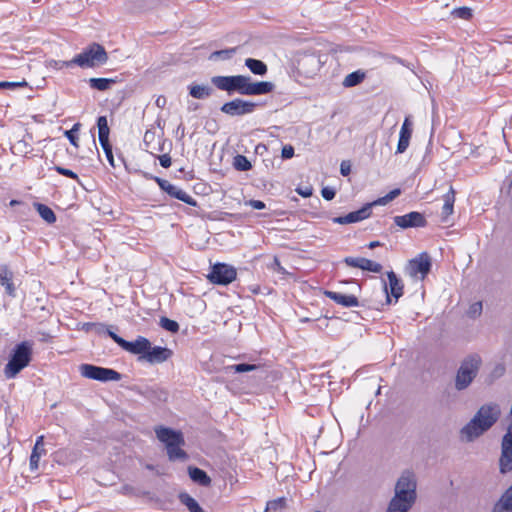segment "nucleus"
I'll return each mask as SVG.
<instances>
[{"label":"nucleus","mask_w":512,"mask_h":512,"mask_svg":"<svg viewBox=\"0 0 512 512\" xmlns=\"http://www.w3.org/2000/svg\"><path fill=\"white\" fill-rule=\"evenodd\" d=\"M211 83L228 95L238 93L245 96H260L271 93L275 85L269 81L253 82L247 75L213 76Z\"/></svg>","instance_id":"f257e3e1"},{"label":"nucleus","mask_w":512,"mask_h":512,"mask_svg":"<svg viewBox=\"0 0 512 512\" xmlns=\"http://www.w3.org/2000/svg\"><path fill=\"white\" fill-rule=\"evenodd\" d=\"M501 410L498 404L490 403L482 405L473 418L460 430V435L467 442L488 431L500 418Z\"/></svg>","instance_id":"f03ea898"},{"label":"nucleus","mask_w":512,"mask_h":512,"mask_svg":"<svg viewBox=\"0 0 512 512\" xmlns=\"http://www.w3.org/2000/svg\"><path fill=\"white\" fill-rule=\"evenodd\" d=\"M33 344L23 341L12 349L9 360L4 367V375L7 379L15 378L32 360Z\"/></svg>","instance_id":"7ed1b4c3"},{"label":"nucleus","mask_w":512,"mask_h":512,"mask_svg":"<svg viewBox=\"0 0 512 512\" xmlns=\"http://www.w3.org/2000/svg\"><path fill=\"white\" fill-rule=\"evenodd\" d=\"M482 365V358L477 353L467 355L460 363V366L455 376V389L463 391L467 389L474 379L477 377L480 367Z\"/></svg>","instance_id":"20e7f679"},{"label":"nucleus","mask_w":512,"mask_h":512,"mask_svg":"<svg viewBox=\"0 0 512 512\" xmlns=\"http://www.w3.org/2000/svg\"><path fill=\"white\" fill-rule=\"evenodd\" d=\"M108 60L105 48L98 43H91L77 54L67 65H78L81 68H93L103 65Z\"/></svg>","instance_id":"39448f33"},{"label":"nucleus","mask_w":512,"mask_h":512,"mask_svg":"<svg viewBox=\"0 0 512 512\" xmlns=\"http://www.w3.org/2000/svg\"><path fill=\"white\" fill-rule=\"evenodd\" d=\"M79 369L83 377L100 382L119 381L122 379V374L111 368L82 364Z\"/></svg>","instance_id":"423d86ee"},{"label":"nucleus","mask_w":512,"mask_h":512,"mask_svg":"<svg viewBox=\"0 0 512 512\" xmlns=\"http://www.w3.org/2000/svg\"><path fill=\"white\" fill-rule=\"evenodd\" d=\"M258 106L259 104L256 102L235 98L229 102L224 103L220 107V111L231 117L243 116L253 113Z\"/></svg>","instance_id":"0eeeda50"},{"label":"nucleus","mask_w":512,"mask_h":512,"mask_svg":"<svg viewBox=\"0 0 512 512\" xmlns=\"http://www.w3.org/2000/svg\"><path fill=\"white\" fill-rule=\"evenodd\" d=\"M236 269L225 263H216L211 267L208 279L217 285H228L236 279Z\"/></svg>","instance_id":"6e6552de"},{"label":"nucleus","mask_w":512,"mask_h":512,"mask_svg":"<svg viewBox=\"0 0 512 512\" xmlns=\"http://www.w3.org/2000/svg\"><path fill=\"white\" fill-rule=\"evenodd\" d=\"M432 267L431 258L426 252H422L416 258L409 261L407 270L411 277H417L420 274V279H424L430 272Z\"/></svg>","instance_id":"1a4fd4ad"},{"label":"nucleus","mask_w":512,"mask_h":512,"mask_svg":"<svg viewBox=\"0 0 512 512\" xmlns=\"http://www.w3.org/2000/svg\"><path fill=\"white\" fill-rule=\"evenodd\" d=\"M393 220L394 223L402 229L425 227L427 225V220L424 214L417 211H412L401 216H395Z\"/></svg>","instance_id":"9d476101"},{"label":"nucleus","mask_w":512,"mask_h":512,"mask_svg":"<svg viewBox=\"0 0 512 512\" xmlns=\"http://www.w3.org/2000/svg\"><path fill=\"white\" fill-rule=\"evenodd\" d=\"M155 433L159 441L168 446H177L185 444L182 432L173 430L168 427L159 426L155 428Z\"/></svg>","instance_id":"9b49d317"},{"label":"nucleus","mask_w":512,"mask_h":512,"mask_svg":"<svg viewBox=\"0 0 512 512\" xmlns=\"http://www.w3.org/2000/svg\"><path fill=\"white\" fill-rule=\"evenodd\" d=\"M387 278L389 281V289L385 281H383V289L386 294V304H390L392 302L391 296L395 298L397 302L398 299L403 295L404 285L402 281L397 277V275L393 271L387 272Z\"/></svg>","instance_id":"f8f14e48"},{"label":"nucleus","mask_w":512,"mask_h":512,"mask_svg":"<svg viewBox=\"0 0 512 512\" xmlns=\"http://www.w3.org/2000/svg\"><path fill=\"white\" fill-rule=\"evenodd\" d=\"M173 355V351L167 347L152 346L147 349L142 361H146L151 365L161 364L169 360Z\"/></svg>","instance_id":"ddd939ff"},{"label":"nucleus","mask_w":512,"mask_h":512,"mask_svg":"<svg viewBox=\"0 0 512 512\" xmlns=\"http://www.w3.org/2000/svg\"><path fill=\"white\" fill-rule=\"evenodd\" d=\"M373 204L367 203L357 211H353L344 216L334 217L332 221L340 225L360 222L370 217Z\"/></svg>","instance_id":"4468645a"},{"label":"nucleus","mask_w":512,"mask_h":512,"mask_svg":"<svg viewBox=\"0 0 512 512\" xmlns=\"http://www.w3.org/2000/svg\"><path fill=\"white\" fill-rule=\"evenodd\" d=\"M344 263L350 267L360 268L374 273H380L383 269L380 263L363 257H346L344 258Z\"/></svg>","instance_id":"2eb2a0df"},{"label":"nucleus","mask_w":512,"mask_h":512,"mask_svg":"<svg viewBox=\"0 0 512 512\" xmlns=\"http://www.w3.org/2000/svg\"><path fill=\"white\" fill-rule=\"evenodd\" d=\"M149 348H150L149 339H147L143 336H138L135 339V341H127L126 340L122 349L131 354L139 355L138 360L142 361L143 356L145 355L147 349H149Z\"/></svg>","instance_id":"dca6fc26"},{"label":"nucleus","mask_w":512,"mask_h":512,"mask_svg":"<svg viewBox=\"0 0 512 512\" xmlns=\"http://www.w3.org/2000/svg\"><path fill=\"white\" fill-rule=\"evenodd\" d=\"M412 125L410 117H406L400 129L396 153L401 154L407 150L412 135Z\"/></svg>","instance_id":"f3484780"},{"label":"nucleus","mask_w":512,"mask_h":512,"mask_svg":"<svg viewBox=\"0 0 512 512\" xmlns=\"http://www.w3.org/2000/svg\"><path fill=\"white\" fill-rule=\"evenodd\" d=\"M324 294L329 299L333 300L335 303L342 305L344 307H354L360 305L358 298L354 295H346L339 292L328 290H326Z\"/></svg>","instance_id":"a211bd4d"},{"label":"nucleus","mask_w":512,"mask_h":512,"mask_svg":"<svg viewBox=\"0 0 512 512\" xmlns=\"http://www.w3.org/2000/svg\"><path fill=\"white\" fill-rule=\"evenodd\" d=\"M491 512H512V485L503 492Z\"/></svg>","instance_id":"6ab92c4d"},{"label":"nucleus","mask_w":512,"mask_h":512,"mask_svg":"<svg viewBox=\"0 0 512 512\" xmlns=\"http://www.w3.org/2000/svg\"><path fill=\"white\" fill-rule=\"evenodd\" d=\"M416 479L411 471H404L396 482L395 489H403L412 493H416Z\"/></svg>","instance_id":"aec40b11"},{"label":"nucleus","mask_w":512,"mask_h":512,"mask_svg":"<svg viewBox=\"0 0 512 512\" xmlns=\"http://www.w3.org/2000/svg\"><path fill=\"white\" fill-rule=\"evenodd\" d=\"M188 474L190 479L200 486L207 487L211 484V478L208 476V474L198 467L189 466Z\"/></svg>","instance_id":"412c9836"},{"label":"nucleus","mask_w":512,"mask_h":512,"mask_svg":"<svg viewBox=\"0 0 512 512\" xmlns=\"http://www.w3.org/2000/svg\"><path fill=\"white\" fill-rule=\"evenodd\" d=\"M138 392L153 403L165 402L168 398V393L165 390L155 387H146Z\"/></svg>","instance_id":"4be33fe9"},{"label":"nucleus","mask_w":512,"mask_h":512,"mask_svg":"<svg viewBox=\"0 0 512 512\" xmlns=\"http://www.w3.org/2000/svg\"><path fill=\"white\" fill-rule=\"evenodd\" d=\"M13 273L6 267H0V284L5 287L6 293L14 297L15 296V286L12 282Z\"/></svg>","instance_id":"5701e85b"},{"label":"nucleus","mask_w":512,"mask_h":512,"mask_svg":"<svg viewBox=\"0 0 512 512\" xmlns=\"http://www.w3.org/2000/svg\"><path fill=\"white\" fill-rule=\"evenodd\" d=\"M189 94L195 99H207L214 92L208 85L191 84L188 86Z\"/></svg>","instance_id":"b1692460"},{"label":"nucleus","mask_w":512,"mask_h":512,"mask_svg":"<svg viewBox=\"0 0 512 512\" xmlns=\"http://www.w3.org/2000/svg\"><path fill=\"white\" fill-rule=\"evenodd\" d=\"M416 498V493H412L403 489H395V495L390 501H396L397 503L408 505L412 508Z\"/></svg>","instance_id":"393cba45"},{"label":"nucleus","mask_w":512,"mask_h":512,"mask_svg":"<svg viewBox=\"0 0 512 512\" xmlns=\"http://www.w3.org/2000/svg\"><path fill=\"white\" fill-rule=\"evenodd\" d=\"M455 190L451 186L449 191L444 195V205L442 207V221L446 222L447 217L453 213L455 202Z\"/></svg>","instance_id":"a878e982"},{"label":"nucleus","mask_w":512,"mask_h":512,"mask_svg":"<svg viewBox=\"0 0 512 512\" xmlns=\"http://www.w3.org/2000/svg\"><path fill=\"white\" fill-rule=\"evenodd\" d=\"M245 66L255 75L264 76L267 71V65L258 59L247 58L245 60Z\"/></svg>","instance_id":"bb28decb"},{"label":"nucleus","mask_w":512,"mask_h":512,"mask_svg":"<svg viewBox=\"0 0 512 512\" xmlns=\"http://www.w3.org/2000/svg\"><path fill=\"white\" fill-rule=\"evenodd\" d=\"M181 504L187 507L189 512H205L199 503L188 493L181 492L178 495Z\"/></svg>","instance_id":"cd10ccee"},{"label":"nucleus","mask_w":512,"mask_h":512,"mask_svg":"<svg viewBox=\"0 0 512 512\" xmlns=\"http://www.w3.org/2000/svg\"><path fill=\"white\" fill-rule=\"evenodd\" d=\"M88 82L92 89L106 91L109 90L117 81L113 78H90Z\"/></svg>","instance_id":"c85d7f7f"},{"label":"nucleus","mask_w":512,"mask_h":512,"mask_svg":"<svg viewBox=\"0 0 512 512\" xmlns=\"http://www.w3.org/2000/svg\"><path fill=\"white\" fill-rule=\"evenodd\" d=\"M97 127H98V137L99 143L109 142V133L110 129L108 126V121L106 116H99L97 119Z\"/></svg>","instance_id":"c756f323"},{"label":"nucleus","mask_w":512,"mask_h":512,"mask_svg":"<svg viewBox=\"0 0 512 512\" xmlns=\"http://www.w3.org/2000/svg\"><path fill=\"white\" fill-rule=\"evenodd\" d=\"M365 77H366L365 72H363L362 70H357V71H354V72L348 74L344 78L342 84L346 88L354 87V86H357L360 83H362L363 80L365 79Z\"/></svg>","instance_id":"7c9ffc66"},{"label":"nucleus","mask_w":512,"mask_h":512,"mask_svg":"<svg viewBox=\"0 0 512 512\" xmlns=\"http://www.w3.org/2000/svg\"><path fill=\"white\" fill-rule=\"evenodd\" d=\"M184 444H178L177 446H168L166 447L167 455L170 461H186L188 459V454L181 449V446Z\"/></svg>","instance_id":"2f4dec72"},{"label":"nucleus","mask_w":512,"mask_h":512,"mask_svg":"<svg viewBox=\"0 0 512 512\" xmlns=\"http://www.w3.org/2000/svg\"><path fill=\"white\" fill-rule=\"evenodd\" d=\"M34 205L41 218L47 223L52 224L56 221V215L50 207L41 203H35Z\"/></svg>","instance_id":"473e14b6"},{"label":"nucleus","mask_w":512,"mask_h":512,"mask_svg":"<svg viewBox=\"0 0 512 512\" xmlns=\"http://www.w3.org/2000/svg\"><path fill=\"white\" fill-rule=\"evenodd\" d=\"M287 507V499L285 497H279L267 502L264 512H280L285 510Z\"/></svg>","instance_id":"72a5a7b5"},{"label":"nucleus","mask_w":512,"mask_h":512,"mask_svg":"<svg viewBox=\"0 0 512 512\" xmlns=\"http://www.w3.org/2000/svg\"><path fill=\"white\" fill-rule=\"evenodd\" d=\"M233 166L238 171H248L252 168L251 162L246 156L238 154L233 159Z\"/></svg>","instance_id":"f704fd0d"},{"label":"nucleus","mask_w":512,"mask_h":512,"mask_svg":"<svg viewBox=\"0 0 512 512\" xmlns=\"http://www.w3.org/2000/svg\"><path fill=\"white\" fill-rule=\"evenodd\" d=\"M171 197H174L192 207L197 206V201L180 188L176 187Z\"/></svg>","instance_id":"c9c22d12"},{"label":"nucleus","mask_w":512,"mask_h":512,"mask_svg":"<svg viewBox=\"0 0 512 512\" xmlns=\"http://www.w3.org/2000/svg\"><path fill=\"white\" fill-rule=\"evenodd\" d=\"M400 193H401V190L399 188L393 189L385 196L378 198L377 200L371 202L370 204H373V207L378 206V205H386L390 201H392L396 197H398L400 195Z\"/></svg>","instance_id":"e433bc0d"},{"label":"nucleus","mask_w":512,"mask_h":512,"mask_svg":"<svg viewBox=\"0 0 512 512\" xmlns=\"http://www.w3.org/2000/svg\"><path fill=\"white\" fill-rule=\"evenodd\" d=\"M160 326L171 333H177L180 328L179 324L175 320L169 319L167 317H161Z\"/></svg>","instance_id":"4c0bfd02"},{"label":"nucleus","mask_w":512,"mask_h":512,"mask_svg":"<svg viewBox=\"0 0 512 512\" xmlns=\"http://www.w3.org/2000/svg\"><path fill=\"white\" fill-rule=\"evenodd\" d=\"M81 127V124L80 123H75L73 125V127L70 129V130H66L64 132V135L68 138V140L70 141V143L75 146V147H78V136H77V132L79 131Z\"/></svg>","instance_id":"58836bf2"},{"label":"nucleus","mask_w":512,"mask_h":512,"mask_svg":"<svg viewBox=\"0 0 512 512\" xmlns=\"http://www.w3.org/2000/svg\"><path fill=\"white\" fill-rule=\"evenodd\" d=\"M451 14L456 18L469 20L472 17V10L468 7H459L452 10Z\"/></svg>","instance_id":"ea45409f"},{"label":"nucleus","mask_w":512,"mask_h":512,"mask_svg":"<svg viewBox=\"0 0 512 512\" xmlns=\"http://www.w3.org/2000/svg\"><path fill=\"white\" fill-rule=\"evenodd\" d=\"M161 190L165 191L169 196H171L176 188L173 184H171L169 181L155 177L154 178Z\"/></svg>","instance_id":"a19ab883"},{"label":"nucleus","mask_w":512,"mask_h":512,"mask_svg":"<svg viewBox=\"0 0 512 512\" xmlns=\"http://www.w3.org/2000/svg\"><path fill=\"white\" fill-rule=\"evenodd\" d=\"M411 509L408 505L390 501L386 512H408Z\"/></svg>","instance_id":"79ce46f5"},{"label":"nucleus","mask_w":512,"mask_h":512,"mask_svg":"<svg viewBox=\"0 0 512 512\" xmlns=\"http://www.w3.org/2000/svg\"><path fill=\"white\" fill-rule=\"evenodd\" d=\"M256 368H257L256 365L249 364V363H239V364L231 366V369L234 370V372H236V373L249 372V371L255 370Z\"/></svg>","instance_id":"37998d69"},{"label":"nucleus","mask_w":512,"mask_h":512,"mask_svg":"<svg viewBox=\"0 0 512 512\" xmlns=\"http://www.w3.org/2000/svg\"><path fill=\"white\" fill-rule=\"evenodd\" d=\"M100 145H101V147H102V149H103V151H104V153L106 155V158H107L108 162L110 163V165L112 167H115L116 165H115V162H114L112 145L110 144V142H106V144L102 143Z\"/></svg>","instance_id":"c03bdc74"},{"label":"nucleus","mask_w":512,"mask_h":512,"mask_svg":"<svg viewBox=\"0 0 512 512\" xmlns=\"http://www.w3.org/2000/svg\"><path fill=\"white\" fill-rule=\"evenodd\" d=\"M54 170L62 176L79 181L78 175L70 169L64 168L62 166H54Z\"/></svg>","instance_id":"a18cd8bd"},{"label":"nucleus","mask_w":512,"mask_h":512,"mask_svg":"<svg viewBox=\"0 0 512 512\" xmlns=\"http://www.w3.org/2000/svg\"><path fill=\"white\" fill-rule=\"evenodd\" d=\"M236 52V48H230L225 50H219L212 53V57H218L221 59H229Z\"/></svg>","instance_id":"49530a36"},{"label":"nucleus","mask_w":512,"mask_h":512,"mask_svg":"<svg viewBox=\"0 0 512 512\" xmlns=\"http://www.w3.org/2000/svg\"><path fill=\"white\" fill-rule=\"evenodd\" d=\"M24 86H27L26 81H21V82L2 81V82H0V88H2V89H14L17 87H24Z\"/></svg>","instance_id":"de8ad7c7"},{"label":"nucleus","mask_w":512,"mask_h":512,"mask_svg":"<svg viewBox=\"0 0 512 512\" xmlns=\"http://www.w3.org/2000/svg\"><path fill=\"white\" fill-rule=\"evenodd\" d=\"M481 311H482V303L476 302L470 306V308L468 310V315L470 317H476L481 314Z\"/></svg>","instance_id":"09e8293b"},{"label":"nucleus","mask_w":512,"mask_h":512,"mask_svg":"<svg viewBox=\"0 0 512 512\" xmlns=\"http://www.w3.org/2000/svg\"><path fill=\"white\" fill-rule=\"evenodd\" d=\"M321 195L325 200L330 201L335 197L336 191L332 187H324L321 190Z\"/></svg>","instance_id":"8fccbe9b"},{"label":"nucleus","mask_w":512,"mask_h":512,"mask_svg":"<svg viewBox=\"0 0 512 512\" xmlns=\"http://www.w3.org/2000/svg\"><path fill=\"white\" fill-rule=\"evenodd\" d=\"M106 333L115 343H117L121 348H123L124 343L126 341L124 338L118 336L116 333L111 331L109 327L107 328Z\"/></svg>","instance_id":"3c124183"},{"label":"nucleus","mask_w":512,"mask_h":512,"mask_svg":"<svg viewBox=\"0 0 512 512\" xmlns=\"http://www.w3.org/2000/svg\"><path fill=\"white\" fill-rule=\"evenodd\" d=\"M40 457L41 453H36V451H32L29 463L31 470H36L38 468Z\"/></svg>","instance_id":"603ef678"},{"label":"nucleus","mask_w":512,"mask_h":512,"mask_svg":"<svg viewBox=\"0 0 512 512\" xmlns=\"http://www.w3.org/2000/svg\"><path fill=\"white\" fill-rule=\"evenodd\" d=\"M245 205H248L250 207H252L253 209H256V210H262L266 207L265 203L261 200H254V199H251V200H248L245 202Z\"/></svg>","instance_id":"864d4df0"},{"label":"nucleus","mask_w":512,"mask_h":512,"mask_svg":"<svg viewBox=\"0 0 512 512\" xmlns=\"http://www.w3.org/2000/svg\"><path fill=\"white\" fill-rule=\"evenodd\" d=\"M294 155V147L291 146V145H285L283 148H282V151H281V156L283 159H290L292 158Z\"/></svg>","instance_id":"5fc2aeb1"},{"label":"nucleus","mask_w":512,"mask_h":512,"mask_svg":"<svg viewBox=\"0 0 512 512\" xmlns=\"http://www.w3.org/2000/svg\"><path fill=\"white\" fill-rule=\"evenodd\" d=\"M351 172V164L347 160H343L340 164V173L343 176H348Z\"/></svg>","instance_id":"6e6d98bb"},{"label":"nucleus","mask_w":512,"mask_h":512,"mask_svg":"<svg viewBox=\"0 0 512 512\" xmlns=\"http://www.w3.org/2000/svg\"><path fill=\"white\" fill-rule=\"evenodd\" d=\"M43 440H44V436H39L36 440V443L34 445V448L32 451H36V453H44L45 450L43 448Z\"/></svg>","instance_id":"4d7b16f0"},{"label":"nucleus","mask_w":512,"mask_h":512,"mask_svg":"<svg viewBox=\"0 0 512 512\" xmlns=\"http://www.w3.org/2000/svg\"><path fill=\"white\" fill-rule=\"evenodd\" d=\"M159 162L163 168H168L171 165V157L168 154H163L159 156Z\"/></svg>","instance_id":"13d9d810"},{"label":"nucleus","mask_w":512,"mask_h":512,"mask_svg":"<svg viewBox=\"0 0 512 512\" xmlns=\"http://www.w3.org/2000/svg\"><path fill=\"white\" fill-rule=\"evenodd\" d=\"M66 63L68 64L69 61H57V60H51L49 62V65L51 67H54L56 69H63L64 67H71L72 65H66Z\"/></svg>","instance_id":"bf43d9fd"},{"label":"nucleus","mask_w":512,"mask_h":512,"mask_svg":"<svg viewBox=\"0 0 512 512\" xmlns=\"http://www.w3.org/2000/svg\"><path fill=\"white\" fill-rule=\"evenodd\" d=\"M108 326L103 323H96L94 325L93 331H95L97 334L106 333Z\"/></svg>","instance_id":"052dcab7"},{"label":"nucleus","mask_w":512,"mask_h":512,"mask_svg":"<svg viewBox=\"0 0 512 512\" xmlns=\"http://www.w3.org/2000/svg\"><path fill=\"white\" fill-rule=\"evenodd\" d=\"M297 191L303 197H310L312 195V188H306L304 190L298 189Z\"/></svg>","instance_id":"680f3d73"},{"label":"nucleus","mask_w":512,"mask_h":512,"mask_svg":"<svg viewBox=\"0 0 512 512\" xmlns=\"http://www.w3.org/2000/svg\"><path fill=\"white\" fill-rule=\"evenodd\" d=\"M166 104V98L164 96H159L156 99V105L160 108H163Z\"/></svg>","instance_id":"e2e57ef3"},{"label":"nucleus","mask_w":512,"mask_h":512,"mask_svg":"<svg viewBox=\"0 0 512 512\" xmlns=\"http://www.w3.org/2000/svg\"><path fill=\"white\" fill-rule=\"evenodd\" d=\"M505 371V368L503 366H497L494 370V373L497 375V376H501Z\"/></svg>","instance_id":"0e129e2a"},{"label":"nucleus","mask_w":512,"mask_h":512,"mask_svg":"<svg viewBox=\"0 0 512 512\" xmlns=\"http://www.w3.org/2000/svg\"><path fill=\"white\" fill-rule=\"evenodd\" d=\"M177 133H180L181 137H183V136H184V133H185V127L183 126V124H182V123L177 127Z\"/></svg>","instance_id":"69168bd1"},{"label":"nucleus","mask_w":512,"mask_h":512,"mask_svg":"<svg viewBox=\"0 0 512 512\" xmlns=\"http://www.w3.org/2000/svg\"><path fill=\"white\" fill-rule=\"evenodd\" d=\"M95 324H96V323H86V324H84V329H85L86 331H93V328H94V325H95Z\"/></svg>","instance_id":"338daca9"},{"label":"nucleus","mask_w":512,"mask_h":512,"mask_svg":"<svg viewBox=\"0 0 512 512\" xmlns=\"http://www.w3.org/2000/svg\"><path fill=\"white\" fill-rule=\"evenodd\" d=\"M380 245H381V244H380V242H379V241H372V242H370V243H369L368 247H369L370 249H374V248H376V247H378V246H380Z\"/></svg>","instance_id":"774afa93"}]
</instances>
